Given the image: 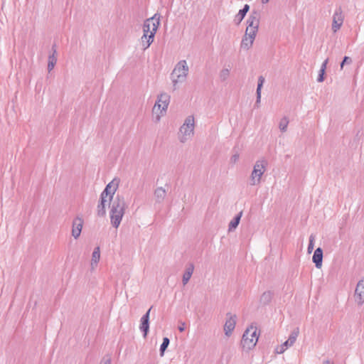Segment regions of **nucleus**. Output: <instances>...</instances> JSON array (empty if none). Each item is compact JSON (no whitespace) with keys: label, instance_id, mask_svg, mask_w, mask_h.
<instances>
[{"label":"nucleus","instance_id":"nucleus-1","mask_svg":"<svg viewBox=\"0 0 364 364\" xmlns=\"http://www.w3.org/2000/svg\"><path fill=\"white\" fill-rule=\"evenodd\" d=\"M119 182V178H114L106 186L105 188L101 193L97 206V215L98 217H105L106 215V203L107 198H109V202L112 200L118 188Z\"/></svg>","mask_w":364,"mask_h":364},{"label":"nucleus","instance_id":"nucleus-2","mask_svg":"<svg viewBox=\"0 0 364 364\" xmlns=\"http://www.w3.org/2000/svg\"><path fill=\"white\" fill-rule=\"evenodd\" d=\"M161 14L156 13L152 17L146 18L143 23V32L149 33L147 40V46H150L154 42L156 33L160 26Z\"/></svg>","mask_w":364,"mask_h":364},{"label":"nucleus","instance_id":"nucleus-3","mask_svg":"<svg viewBox=\"0 0 364 364\" xmlns=\"http://www.w3.org/2000/svg\"><path fill=\"white\" fill-rule=\"evenodd\" d=\"M188 73V67L185 60H180L175 66L171 74L172 80L173 90H176L178 87V83L183 82L187 77Z\"/></svg>","mask_w":364,"mask_h":364},{"label":"nucleus","instance_id":"nucleus-4","mask_svg":"<svg viewBox=\"0 0 364 364\" xmlns=\"http://www.w3.org/2000/svg\"><path fill=\"white\" fill-rule=\"evenodd\" d=\"M257 340V328L252 325L245 331L241 340V344L243 348L250 350L255 346Z\"/></svg>","mask_w":364,"mask_h":364},{"label":"nucleus","instance_id":"nucleus-5","mask_svg":"<svg viewBox=\"0 0 364 364\" xmlns=\"http://www.w3.org/2000/svg\"><path fill=\"white\" fill-rule=\"evenodd\" d=\"M195 121L193 116H188L180 128L179 140L181 143H185L194 134Z\"/></svg>","mask_w":364,"mask_h":364},{"label":"nucleus","instance_id":"nucleus-6","mask_svg":"<svg viewBox=\"0 0 364 364\" xmlns=\"http://www.w3.org/2000/svg\"><path fill=\"white\" fill-rule=\"evenodd\" d=\"M267 161L261 159L256 161L250 176V185L255 186L260 183L261 177L266 171Z\"/></svg>","mask_w":364,"mask_h":364},{"label":"nucleus","instance_id":"nucleus-7","mask_svg":"<svg viewBox=\"0 0 364 364\" xmlns=\"http://www.w3.org/2000/svg\"><path fill=\"white\" fill-rule=\"evenodd\" d=\"M109 205L111 210H115L124 213L127 207L124 196L119 194H117L115 196H113V198L109 203Z\"/></svg>","mask_w":364,"mask_h":364},{"label":"nucleus","instance_id":"nucleus-8","mask_svg":"<svg viewBox=\"0 0 364 364\" xmlns=\"http://www.w3.org/2000/svg\"><path fill=\"white\" fill-rule=\"evenodd\" d=\"M170 102V96L166 93H161L158 96V100L156 102L154 108L153 112H155L156 109H160L161 114H163V112H166L168 104Z\"/></svg>","mask_w":364,"mask_h":364},{"label":"nucleus","instance_id":"nucleus-9","mask_svg":"<svg viewBox=\"0 0 364 364\" xmlns=\"http://www.w3.org/2000/svg\"><path fill=\"white\" fill-rule=\"evenodd\" d=\"M236 321L237 316L235 314H232L230 312L226 314V321L224 325V331L226 336H231L235 328Z\"/></svg>","mask_w":364,"mask_h":364},{"label":"nucleus","instance_id":"nucleus-10","mask_svg":"<svg viewBox=\"0 0 364 364\" xmlns=\"http://www.w3.org/2000/svg\"><path fill=\"white\" fill-rule=\"evenodd\" d=\"M343 23V11L341 7L336 9L333 16L332 30L336 33L341 27Z\"/></svg>","mask_w":364,"mask_h":364},{"label":"nucleus","instance_id":"nucleus-11","mask_svg":"<svg viewBox=\"0 0 364 364\" xmlns=\"http://www.w3.org/2000/svg\"><path fill=\"white\" fill-rule=\"evenodd\" d=\"M152 307H151L146 313L142 316L140 321L139 329L143 332L144 337L146 338L149 330V315Z\"/></svg>","mask_w":364,"mask_h":364},{"label":"nucleus","instance_id":"nucleus-12","mask_svg":"<svg viewBox=\"0 0 364 364\" xmlns=\"http://www.w3.org/2000/svg\"><path fill=\"white\" fill-rule=\"evenodd\" d=\"M354 296L358 304L364 303V277L358 282Z\"/></svg>","mask_w":364,"mask_h":364},{"label":"nucleus","instance_id":"nucleus-13","mask_svg":"<svg viewBox=\"0 0 364 364\" xmlns=\"http://www.w3.org/2000/svg\"><path fill=\"white\" fill-rule=\"evenodd\" d=\"M124 215V212H121V211H118V210H114L110 209V211H109L110 222H111L112 225L114 228H117L119 226Z\"/></svg>","mask_w":364,"mask_h":364},{"label":"nucleus","instance_id":"nucleus-14","mask_svg":"<svg viewBox=\"0 0 364 364\" xmlns=\"http://www.w3.org/2000/svg\"><path fill=\"white\" fill-rule=\"evenodd\" d=\"M260 12L257 10H253L247 20V26L252 28L259 26Z\"/></svg>","mask_w":364,"mask_h":364},{"label":"nucleus","instance_id":"nucleus-15","mask_svg":"<svg viewBox=\"0 0 364 364\" xmlns=\"http://www.w3.org/2000/svg\"><path fill=\"white\" fill-rule=\"evenodd\" d=\"M83 225V220L81 218L77 217L73 221L72 235L75 239H77L80 235Z\"/></svg>","mask_w":364,"mask_h":364},{"label":"nucleus","instance_id":"nucleus-16","mask_svg":"<svg viewBox=\"0 0 364 364\" xmlns=\"http://www.w3.org/2000/svg\"><path fill=\"white\" fill-rule=\"evenodd\" d=\"M323 250L321 247H317L314 252L312 261L315 264L316 268L320 269L323 263Z\"/></svg>","mask_w":364,"mask_h":364},{"label":"nucleus","instance_id":"nucleus-17","mask_svg":"<svg viewBox=\"0 0 364 364\" xmlns=\"http://www.w3.org/2000/svg\"><path fill=\"white\" fill-rule=\"evenodd\" d=\"M57 50L56 44L52 46V53L48 55V70L50 72L55 67L57 63Z\"/></svg>","mask_w":364,"mask_h":364},{"label":"nucleus","instance_id":"nucleus-18","mask_svg":"<svg viewBox=\"0 0 364 364\" xmlns=\"http://www.w3.org/2000/svg\"><path fill=\"white\" fill-rule=\"evenodd\" d=\"M264 81H265V79L262 75L259 76L258 82H257V90H256L257 100L255 102V106H257V107H258L259 104L260 103L261 90H262V87L263 86Z\"/></svg>","mask_w":364,"mask_h":364},{"label":"nucleus","instance_id":"nucleus-19","mask_svg":"<svg viewBox=\"0 0 364 364\" xmlns=\"http://www.w3.org/2000/svg\"><path fill=\"white\" fill-rule=\"evenodd\" d=\"M193 270L194 265L193 264H189L183 275L182 282L183 285H186L188 282L193 274Z\"/></svg>","mask_w":364,"mask_h":364},{"label":"nucleus","instance_id":"nucleus-20","mask_svg":"<svg viewBox=\"0 0 364 364\" xmlns=\"http://www.w3.org/2000/svg\"><path fill=\"white\" fill-rule=\"evenodd\" d=\"M166 196V191L162 187H158L154 191V197L156 203H161Z\"/></svg>","mask_w":364,"mask_h":364},{"label":"nucleus","instance_id":"nucleus-21","mask_svg":"<svg viewBox=\"0 0 364 364\" xmlns=\"http://www.w3.org/2000/svg\"><path fill=\"white\" fill-rule=\"evenodd\" d=\"M255 38H252L248 36L244 35L242 37L240 48L245 50H249L253 45Z\"/></svg>","mask_w":364,"mask_h":364},{"label":"nucleus","instance_id":"nucleus-22","mask_svg":"<svg viewBox=\"0 0 364 364\" xmlns=\"http://www.w3.org/2000/svg\"><path fill=\"white\" fill-rule=\"evenodd\" d=\"M242 215V212H240L237 215H235L233 219L230 221L228 226V231L231 232L234 230L239 225L241 217Z\"/></svg>","mask_w":364,"mask_h":364},{"label":"nucleus","instance_id":"nucleus-23","mask_svg":"<svg viewBox=\"0 0 364 364\" xmlns=\"http://www.w3.org/2000/svg\"><path fill=\"white\" fill-rule=\"evenodd\" d=\"M272 292L271 291H264L260 296V303L263 305L269 304L272 299Z\"/></svg>","mask_w":364,"mask_h":364},{"label":"nucleus","instance_id":"nucleus-24","mask_svg":"<svg viewBox=\"0 0 364 364\" xmlns=\"http://www.w3.org/2000/svg\"><path fill=\"white\" fill-rule=\"evenodd\" d=\"M100 258V250L99 247H96L92 255L91 266L94 268L97 266Z\"/></svg>","mask_w":364,"mask_h":364},{"label":"nucleus","instance_id":"nucleus-25","mask_svg":"<svg viewBox=\"0 0 364 364\" xmlns=\"http://www.w3.org/2000/svg\"><path fill=\"white\" fill-rule=\"evenodd\" d=\"M299 328H296L295 329H294V331L289 335L288 340L285 341V345H289V346H291L295 343L296 338L299 335Z\"/></svg>","mask_w":364,"mask_h":364},{"label":"nucleus","instance_id":"nucleus-26","mask_svg":"<svg viewBox=\"0 0 364 364\" xmlns=\"http://www.w3.org/2000/svg\"><path fill=\"white\" fill-rule=\"evenodd\" d=\"M258 27L252 28L250 26H247L245 35L248 36L252 38H255L256 35L258 32Z\"/></svg>","mask_w":364,"mask_h":364},{"label":"nucleus","instance_id":"nucleus-27","mask_svg":"<svg viewBox=\"0 0 364 364\" xmlns=\"http://www.w3.org/2000/svg\"><path fill=\"white\" fill-rule=\"evenodd\" d=\"M169 343H170V340L168 338L164 337L163 338V342L160 346V350H159L161 356L164 355L165 350H166V348H168V346L169 345Z\"/></svg>","mask_w":364,"mask_h":364},{"label":"nucleus","instance_id":"nucleus-28","mask_svg":"<svg viewBox=\"0 0 364 364\" xmlns=\"http://www.w3.org/2000/svg\"><path fill=\"white\" fill-rule=\"evenodd\" d=\"M289 124V119L287 117H284L279 122V127L281 132H285Z\"/></svg>","mask_w":364,"mask_h":364},{"label":"nucleus","instance_id":"nucleus-29","mask_svg":"<svg viewBox=\"0 0 364 364\" xmlns=\"http://www.w3.org/2000/svg\"><path fill=\"white\" fill-rule=\"evenodd\" d=\"M229 75H230V69L223 68L220 72L219 77L221 81L224 82L228 78Z\"/></svg>","mask_w":364,"mask_h":364},{"label":"nucleus","instance_id":"nucleus-30","mask_svg":"<svg viewBox=\"0 0 364 364\" xmlns=\"http://www.w3.org/2000/svg\"><path fill=\"white\" fill-rule=\"evenodd\" d=\"M246 16L245 14L242 12V11H239L237 15H235L234 18V22L236 25H239L242 21L244 19L245 16Z\"/></svg>","mask_w":364,"mask_h":364},{"label":"nucleus","instance_id":"nucleus-31","mask_svg":"<svg viewBox=\"0 0 364 364\" xmlns=\"http://www.w3.org/2000/svg\"><path fill=\"white\" fill-rule=\"evenodd\" d=\"M149 33H148L147 32H143V36L141 38V45L143 46L144 50H146L149 47L146 45L147 40H149Z\"/></svg>","mask_w":364,"mask_h":364},{"label":"nucleus","instance_id":"nucleus-32","mask_svg":"<svg viewBox=\"0 0 364 364\" xmlns=\"http://www.w3.org/2000/svg\"><path fill=\"white\" fill-rule=\"evenodd\" d=\"M314 240H315L314 235H311L310 237H309V245H308V248H307V252L309 254L311 253V252L314 250Z\"/></svg>","mask_w":364,"mask_h":364},{"label":"nucleus","instance_id":"nucleus-33","mask_svg":"<svg viewBox=\"0 0 364 364\" xmlns=\"http://www.w3.org/2000/svg\"><path fill=\"white\" fill-rule=\"evenodd\" d=\"M289 346V345H285V342H284L281 346H279L277 347V348L275 350L276 353L278 354L283 353Z\"/></svg>","mask_w":364,"mask_h":364},{"label":"nucleus","instance_id":"nucleus-34","mask_svg":"<svg viewBox=\"0 0 364 364\" xmlns=\"http://www.w3.org/2000/svg\"><path fill=\"white\" fill-rule=\"evenodd\" d=\"M353 62L352 59L348 57V56H345L342 60V62L341 63V69H343L344 65H350Z\"/></svg>","mask_w":364,"mask_h":364},{"label":"nucleus","instance_id":"nucleus-35","mask_svg":"<svg viewBox=\"0 0 364 364\" xmlns=\"http://www.w3.org/2000/svg\"><path fill=\"white\" fill-rule=\"evenodd\" d=\"M325 73H326L325 70H319V73H318V78H317V81L318 82H322L324 80Z\"/></svg>","mask_w":364,"mask_h":364},{"label":"nucleus","instance_id":"nucleus-36","mask_svg":"<svg viewBox=\"0 0 364 364\" xmlns=\"http://www.w3.org/2000/svg\"><path fill=\"white\" fill-rule=\"evenodd\" d=\"M239 158H240L239 154L235 153L231 156L230 161L231 164H234L239 160Z\"/></svg>","mask_w":364,"mask_h":364},{"label":"nucleus","instance_id":"nucleus-37","mask_svg":"<svg viewBox=\"0 0 364 364\" xmlns=\"http://www.w3.org/2000/svg\"><path fill=\"white\" fill-rule=\"evenodd\" d=\"M101 364H112V360L110 357L104 358L101 362Z\"/></svg>","mask_w":364,"mask_h":364},{"label":"nucleus","instance_id":"nucleus-38","mask_svg":"<svg viewBox=\"0 0 364 364\" xmlns=\"http://www.w3.org/2000/svg\"><path fill=\"white\" fill-rule=\"evenodd\" d=\"M249 10H250V6L248 4H245L243 8L242 9H240V11H242V12L247 14V13L249 11Z\"/></svg>","mask_w":364,"mask_h":364},{"label":"nucleus","instance_id":"nucleus-39","mask_svg":"<svg viewBox=\"0 0 364 364\" xmlns=\"http://www.w3.org/2000/svg\"><path fill=\"white\" fill-rule=\"evenodd\" d=\"M328 59H326V60H325L323 62V63H322V65H321V68H320V70H325V71H326V65H327V63H328Z\"/></svg>","mask_w":364,"mask_h":364},{"label":"nucleus","instance_id":"nucleus-40","mask_svg":"<svg viewBox=\"0 0 364 364\" xmlns=\"http://www.w3.org/2000/svg\"><path fill=\"white\" fill-rule=\"evenodd\" d=\"M180 324H181V325L178 327V331H179L180 332H183V331H185V323H184V322H181H181H180Z\"/></svg>","mask_w":364,"mask_h":364},{"label":"nucleus","instance_id":"nucleus-41","mask_svg":"<svg viewBox=\"0 0 364 364\" xmlns=\"http://www.w3.org/2000/svg\"><path fill=\"white\" fill-rule=\"evenodd\" d=\"M323 364H334L333 362H331L330 360H324L323 362Z\"/></svg>","mask_w":364,"mask_h":364},{"label":"nucleus","instance_id":"nucleus-42","mask_svg":"<svg viewBox=\"0 0 364 364\" xmlns=\"http://www.w3.org/2000/svg\"><path fill=\"white\" fill-rule=\"evenodd\" d=\"M269 0H262V4H267Z\"/></svg>","mask_w":364,"mask_h":364}]
</instances>
